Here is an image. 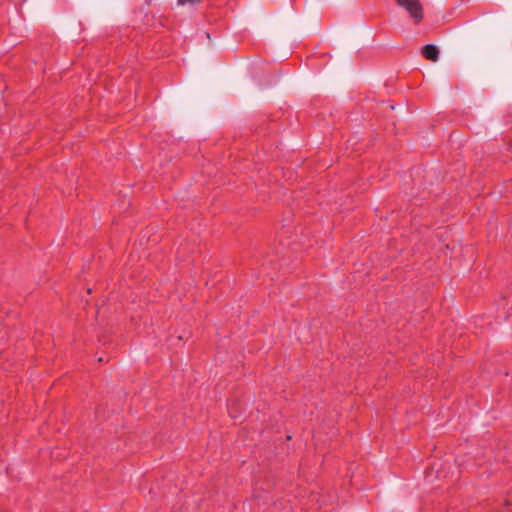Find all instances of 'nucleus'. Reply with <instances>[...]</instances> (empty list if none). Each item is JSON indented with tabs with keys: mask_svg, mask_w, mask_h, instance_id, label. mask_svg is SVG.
<instances>
[{
	"mask_svg": "<svg viewBox=\"0 0 512 512\" xmlns=\"http://www.w3.org/2000/svg\"><path fill=\"white\" fill-rule=\"evenodd\" d=\"M505 504L506 505H511V502L509 500H506Z\"/></svg>",
	"mask_w": 512,
	"mask_h": 512,
	"instance_id": "obj_4",
	"label": "nucleus"
},
{
	"mask_svg": "<svg viewBox=\"0 0 512 512\" xmlns=\"http://www.w3.org/2000/svg\"><path fill=\"white\" fill-rule=\"evenodd\" d=\"M200 0H178L177 3L178 5H186V4H196L198 3Z\"/></svg>",
	"mask_w": 512,
	"mask_h": 512,
	"instance_id": "obj_3",
	"label": "nucleus"
},
{
	"mask_svg": "<svg viewBox=\"0 0 512 512\" xmlns=\"http://www.w3.org/2000/svg\"><path fill=\"white\" fill-rule=\"evenodd\" d=\"M422 54L428 60H431L433 62L438 61L439 50L435 45H432V44L425 45L422 48Z\"/></svg>",
	"mask_w": 512,
	"mask_h": 512,
	"instance_id": "obj_2",
	"label": "nucleus"
},
{
	"mask_svg": "<svg viewBox=\"0 0 512 512\" xmlns=\"http://www.w3.org/2000/svg\"><path fill=\"white\" fill-rule=\"evenodd\" d=\"M397 4L405 9L411 17L419 22L423 18L422 6L418 0H396Z\"/></svg>",
	"mask_w": 512,
	"mask_h": 512,
	"instance_id": "obj_1",
	"label": "nucleus"
}]
</instances>
